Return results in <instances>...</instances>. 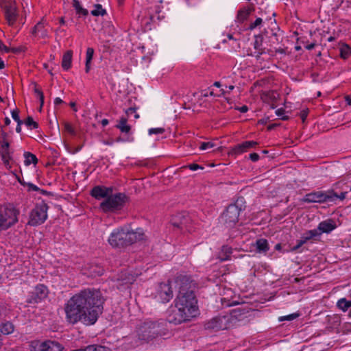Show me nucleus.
Returning a JSON list of instances; mask_svg holds the SVG:
<instances>
[{
	"label": "nucleus",
	"instance_id": "obj_1",
	"mask_svg": "<svg viewBox=\"0 0 351 351\" xmlns=\"http://www.w3.org/2000/svg\"><path fill=\"white\" fill-rule=\"evenodd\" d=\"M104 301L99 290L81 291L72 296L65 305L67 321L71 324L80 322L87 326L94 324L103 312Z\"/></svg>",
	"mask_w": 351,
	"mask_h": 351
},
{
	"label": "nucleus",
	"instance_id": "obj_2",
	"mask_svg": "<svg viewBox=\"0 0 351 351\" xmlns=\"http://www.w3.org/2000/svg\"><path fill=\"white\" fill-rule=\"evenodd\" d=\"M195 283L189 277L183 276L180 279V289L176 299L177 307L189 312L193 317L197 313V300L194 293Z\"/></svg>",
	"mask_w": 351,
	"mask_h": 351
},
{
	"label": "nucleus",
	"instance_id": "obj_3",
	"mask_svg": "<svg viewBox=\"0 0 351 351\" xmlns=\"http://www.w3.org/2000/svg\"><path fill=\"white\" fill-rule=\"evenodd\" d=\"M143 239L144 232L141 228L129 230L124 228H119L110 234L108 243L113 247H121L132 245Z\"/></svg>",
	"mask_w": 351,
	"mask_h": 351
},
{
	"label": "nucleus",
	"instance_id": "obj_4",
	"mask_svg": "<svg viewBox=\"0 0 351 351\" xmlns=\"http://www.w3.org/2000/svg\"><path fill=\"white\" fill-rule=\"evenodd\" d=\"M21 211L17 205L7 202L0 205V232L5 231L19 222Z\"/></svg>",
	"mask_w": 351,
	"mask_h": 351
},
{
	"label": "nucleus",
	"instance_id": "obj_5",
	"mask_svg": "<svg viewBox=\"0 0 351 351\" xmlns=\"http://www.w3.org/2000/svg\"><path fill=\"white\" fill-rule=\"evenodd\" d=\"M348 192L343 191L338 193L333 189L326 191H319L307 193L303 198V202L307 203L335 202L337 200L343 201L347 197Z\"/></svg>",
	"mask_w": 351,
	"mask_h": 351
},
{
	"label": "nucleus",
	"instance_id": "obj_6",
	"mask_svg": "<svg viewBox=\"0 0 351 351\" xmlns=\"http://www.w3.org/2000/svg\"><path fill=\"white\" fill-rule=\"evenodd\" d=\"M160 334L159 325L153 322H145L136 330L134 341L136 346L155 339Z\"/></svg>",
	"mask_w": 351,
	"mask_h": 351
},
{
	"label": "nucleus",
	"instance_id": "obj_7",
	"mask_svg": "<svg viewBox=\"0 0 351 351\" xmlns=\"http://www.w3.org/2000/svg\"><path fill=\"white\" fill-rule=\"evenodd\" d=\"M243 203V198L238 199L235 203L230 204L223 213L221 219L227 227L232 228L239 221L240 213L245 208Z\"/></svg>",
	"mask_w": 351,
	"mask_h": 351
},
{
	"label": "nucleus",
	"instance_id": "obj_8",
	"mask_svg": "<svg viewBox=\"0 0 351 351\" xmlns=\"http://www.w3.org/2000/svg\"><path fill=\"white\" fill-rule=\"evenodd\" d=\"M127 197L123 193H117L108 195V197L100 204L101 209L105 212H115L123 208Z\"/></svg>",
	"mask_w": 351,
	"mask_h": 351
},
{
	"label": "nucleus",
	"instance_id": "obj_9",
	"mask_svg": "<svg viewBox=\"0 0 351 351\" xmlns=\"http://www.w3.org/2000/svg\"><path fill=\"white\" fill-rule=\"evenodd\" d=\"M49 206L45 202L37 204L30 211L27 225L37 226L43 223L47 219Z\"/></svg>",
	"mask_w": 351,
	"mask_h": 351
},
{
	"label": "nucleus",
	"instance_id": "obj_10",
	"mask_svg": "<svg viewBox=\"0 0 351 351\" xmlns=\"http://www.w3.org/2000/svg\"><path fill=\"white\" fill-rule=\"evenodd\" d=\"M1 8L4 12L5 19L10 26H13L18 18L19 13L16 2L13 0H2Z\"/></svg>",
	"mask_w": 351,
	"mask_h": 351
},
{
	"label": "nucleus",
	"instance_id": "obj_11",
	"mask_svg": "<svg viewBox=\"0 0 351 351\" xmlns=\"http://www.w3.org/2000/svg\"><path fill=\"white\" fill-rule=\"evenodd\" d=\"M204 328L207 330L219 331L232 328L227 315H219L212 318L204 324Z\"/></svg>",
	"mask_w": 351,
	"mask_h": 351
},
{
	"label": "nucleus",
	"instance_id": "obj_12",
	"mask_svg": "<svg viewBox=\"0 0 351 351\" xmlns=\"http://www.w3.org/2000/svg\"><path fill=\"white\" fill-rule=\"evenodd\" d=\"M249 308L238 307L227 315L231 327L239 326L241 322L248 320Z\"/></svg>",
	"mask_w": 351,
	"mask_h": 351
},
{
	"label": "nucleus",
	"instance_id": "obj_13",
	"mask_svg": "<svg viewBox=\"0 0 351 351\" xmlns=\"http://www.w3.org/2000/svg\"><path fill=\"white\" fill-rule=\"evenodd\" d=\"M192 317H194L193 315H190L189 312H185L182 309H180L179 307H177L176 305L173 308L169 311L167 320L170 323H173L174 324H180L182 322L190 320Z\"/></svg>",
	"mask_w": 351,
	"mask_h": 351
},
{
	"label": "nucleus",
	"instance_id": "obj_14",
	"mask_svg": "<svg viewBox=\"0 0 351 351\" xmlns=\"http://www.w3.org/2000/svg\"><path fill=\"white\" fill-rule=\"evenodd\" d=\"M0 155L5 165H8L12 160V152L10 149L8 134L4 132L0 134Z\"/></svg>",
	"mask_w": 351,
	"mask_h": 351
},
{
	"label": "nucleus",
	"instance_id": "obj_15",
	"mask_svg": "<svg viewBox=\"0 0 351 351\" xmlns=\"http://www.w3.org/2000/svg\"><path fill=\"white\" fill-rule=\"evenodd\" d=\"M48 295V289L43 285H38L30 293V297L28 300L29 303H38L46 298Z\"/></svg>",
	"mask_w": 351,
	"mask_h": 351
},
{
	"label": "nucleus",
	"instance_id": "obj_16",
	"mask_svg": "<svg viewBox=\"0 0 351 351\" xmlns=\"http://www.w3.org/2000/svg\"><path fill=\"white\" fill-rule=\"evenodd\" d=\"M34 347V351H62L63 347L60 343L54 341L37 342Z\"/></svg>",
	"mask_w": 351,
	"mask_h": 351
},
{
	"label": "nucleus",
	"instance_id": "obj_17",
	"mask_svg": "<svg viewBox=\"0 0 351 351\" xmlns=\"http://www.w3.org/2000/svg\"><path fill=\"white\" fill-rule=\"evenodd\" d=\"M158 295L162 302H168L173 298V291L170 285L166 283L160 284Z\"/></svg>",
	"mask_w": 351,
	"mask_h": 351
},
{
	"label": "nucleus",
	"instance_id": "obj_18",
	"mask_svg": "<svg viewBox=\"0 0 351 351\" xmlns=\"http://www.w3.org/2000/svg\"><path fill=\"white\" fill-rule=\"evenodd\" d=\"M112 192V188L105 186H96L93 187L90 191V195L95 199H100L101 198H107Z\"/></svg>",
	"mask_w": 351,
	"mask_h": 351
},
{
	"label": "nucleus",
	"instance_id": "obj_19",
	"mask_svg": "<svg viewBox=\"0 0 351 351\" xmlns=\"http://www.w3.org/2000/svg\"><path fill=\"white\" fill-rule=\"evenodd\" d=\"M263 38L262 35L258 34L254 36V41L253 43L254 51L251 53L252 56H255L256 58H260L261 56L265 53V49L263 46Z\"/></svg>",
	"mask_w": 351,
	"mask_h": 351
},
{
	"label": "nucleus",
	"instance_id": "obj_20",
	"mask_svg": "<svg viewBox=\"0 0 351 351\" xmlns=\"http://www.w3.org/2000/svg\"><path fill=\"white\" fill-rule=\"evenodd\" d=\"M337 226L332 219H327L320 222L317 227L319 232L322 233H330L336 228Z\"/></svg>",
	"mask_w": 351,
	"mask_h": 351
},
{
	"label": "nucleus",
	"instance_id": "obj_21",
	"mask_svg": "<svg viewBox=\"0 0 351 351\" xmlns=\"http://www.w3.org/2000/svg\"><path fill=\"white\" fill-rule=\"evenodd\" d=\"M32 34L34 36H39L43 38L48 37V32L45 27L43 19L34 26Z\"/></svg>",
	"mask_w": 351,
	"mask_h": 351
},
{
	"label": "nucleus",
	"instance_id": "obj_22",
	"mask_svg": "<svg viewBox=\"0 0 351 351\" xmlns=\"http://www.w3.org/2000/svg\"><path fill=\"white\" fill-rule=\"evenodd\" d=\"M72 56L73 51L71 50H69L64 53L62 60V67L64 70L67 71L71 68L72 62Z\"/></svg>",
	"mask_w": 351,
	"mask_h": 351
},
{
	"label": "nucleus",
	"instance_id": "obj_23",
	"mask_svg": "<svg viewBox=\"0 0 351 351\" xmlns=\"http://www.w3.org/2000/svg\"><path fill=\"white\" fill-rule=\"evenodd\" d=\"M255 246L259 253H266L269 249L268 241L265 239L256 240Z\"/></svg>",
	"mask_w": 351,
	"mask_h": 351
},
{
	"label": "nucleus",
	"instance_id": "obj_24",
	"mask_svg": "<svg viewBox=\"0 0 351 351\" xmlns=\"http://www.w3.org/2000/svg\"><path fill=\"white\" fill-rule=\"evenodd\" d=\"M116 127L125 134H128L131 130V127L127 124V119L125 117H121Z\"/></svg>",
	"mask_w": 351,
	"mask_h": 351
},
{
	"label": "nucleus",
	"instance_id": "obj_25",
	"mask_svg": "<svg viewBox=\"0 0 351 351\" xmlns=\"http://www.w3.org/2000/svg\"><path fill=\"white\" fill-rule=\"evenodd\" d=\"M24 158H25V165L28 166L31 164H33L36 165L38 163V158H36V155L34 154L25 152L24 153Z\"/></svg>",
	"mask_w": 351,
	"mask_h": 351
},
{
	"label": "nucleus",
	"instance_id": "obj_26",
	"mask_svg": "<svg viewBox=\"0 0 351 351\" xmlns=\"http://www.w3.org/2000/svg\"><path fill=\"white\" fill-rule=\"evenodd\" d=\"M232 252V249L231 247L228 245H223L221 248V252L220 253V258L222 261H228L230 259V254Z\"/></svg>",
	"mask_w": 351,
	"mask_h": 351
},
{
	"label": "nucleus",
	"instance_id": "obj_27",
	"mask_svg": "<svg viewBox=\"0 0 351 351\" xmlns=\"http://www.w3.org/2000/svg\"><path fill=\"white\" fill-rule=\"evenodd\" d=\"M13 331L14 325L10 322L2 323L0 325V332L3 335L11 334Z\"/></svg>",
	"mask_w": 351,
	"mask_h": 351
},
{
	"label": "nucleus",
	"instance_id": "obj_28",
	"mask_svg": "<svg viewBox=\"0 0 351 351\" xmlns=\"http://www.w3.org/2000/svg\"><path fill=\"white\" fill-rule=\"evenodd\" d=\"M340 57L343 59H347L351 54V48L347 44H342L339 47Z\"/></svg>",
	"mask_w": 351,
	"mask_h": 351
},
{
	"label": "nucleus",
	"instance_id": "obj_29",
	"mask_svg": "<svg viewBox=\"0 0 351 351\" xmlns=\"http://www.w3.org/2000/svg\"><path fill=\"white\" fill-rule=\"evenodd\" d=\"M73 6L75 8L76 13L77 14L84 16L88 15V10L82 7L78 0H73Z\"/></svg>",
	"mask_w": 351,
	"mask_h": 351
},
{
	"label": "nucleus",
	"instance_id": "obj_30",
	"mask_svg": "<svg viewBox=\"0 0 351 351\" xmlns=\"http://www.w3.org/2000/svg\"><path fill=\"white\" fill-rule=\"evenodd\" d=\"M245 152H246L245 151L241 143H240L231 147L230 150L229 151V155L237 156Z\"/></svg>",
	"mask_w": 351,
	"mask_h": 351
},
{
	"label": "nucleus",
	"instance_id": "obj_31",
	"mask_svg": "<svg viewBox=\"0 0 351 351\" xmlns=\"http://www.w3.org/2000/svg\"><path fill=\"white\" fill-rule=\"evenodd\" d=\"M337 307L343 311H346L351 306V300L341 298L337 304Z\"/></svg>",
	"mask_w": 351,
	"mask_h": 351
},
{
	"label": "nucleus",
	"instance_id": "obj_32",
	"mask_svg": "<svg viewBox=\"0 0 351 351\" xmlns=\"http://www.w3.org/2000/svg\"><path fill=\"white\" fill-rule=\"evenodd\" d=\"M251 10L248 8H243L241 9L237 14V19L239 22L243 23L245 20L247 19Z\"/></svg>",
	"mask_w": 351,
	"mask_h": 351
},
{
	"label": "nucleus",
	"instance_id": "obj_33",
	"mask_svg": "<svg viewBox=\"0 0 351 351\" xmlns=\"http://www.w3.org/2000/svg\"><path fill=\"white\" fill-rule=\"evenodd\" d=\"M321 234V232H319V231L317 229L311 230L307 232H306L302 237L305 239V240L307 241L315 237L319 236Z\"/></svg>",
	"mask_w": 351,
	"mask_h": 351
},
{
	"label": "nucleus",
	"instance_id": "obj_34",
	"mask_svg": "<svg viewBox=\"0 0 351 351\" xmlns=\"http://www.w3.org/2000/svg\"><path fill=\"white\" fill-rule=\"evenodd\" d=\"M282 40L280 35L277 32H274L271 36L269 37V42L271 43V46L279 44Z\"/></svg>",
	"mask_w": 351,
	"mask_h": 351
},
{
	"label": "nucleus",
	"instance_id": "obj_35",
	"mask_svg": "<svg viewBox=\"0 0 351 351\" xmlns=\"http://www.w3.org/2000/svg\"><path fill=\"white\" fill-rule=\"evenodd\" d=\"M95 9L91 11V14L93 16H104L106 14V10L102 8L101 5L95 4Z\"/></svg>",
	"mask_w": 351,
	"mask_h": 351
},
{
	"label": "nucleus",
	"instance_id": "obj_36",
	"mask_svg": "<svg viewBox=\"0 0 351 351\" xmlns=\"http://www.w3.org/2000/svg\"><path fill=\"white\" fill-rule=\"evenodd\" d=\"M258 142L254 141H247L241 143L245 151L247 152L249 149L255 147L258 145Z\"/></svg>",
	"mask_w": 351,
	"mask_h": 351
},
{
	"label": "nucleus",
	"instance_id": "obj_37",
	"mask_svg": "<svg viewBox=\"0 0 351 351\" xmlns=\"http://www.w3.org/2000/svg\"><path fill=\"white\" fill-rule=\"evenodd\" d=\"M25 124L31 129H36L38 127V124L34 121L32 117H28L25 121Z\"/></svg>",
	"mask_w": 351,
	"mask_h": 351
},
{
	"label": "nucleus",
	"instance_id": "obj_38",
	"mask_svg": "<svg viewBox=\"0 0 351 351\" xmlns=\"http://www.w3.org/2000/svg\"><path fill=\"white\" fill-rule=\"evenodd\" d=\"M86 351H108L104 346H89L86 348Z\"/></svg>",
	"mask_w": 351,
	"mask_h": 351
},
{
	"label": "nucleus",
	"instance_id": "obj_39",
	"mask_svg": "<svg viewBox=\"0 0 351 351\" xmlns=\"http://www.w3.org/2000/svg\"><path fill=\"white\" fill-rule=\"evenodd\" d=\"M64 130L71 135H75V131L73 126L68 122L64 123Z\"/></svg>",
	"mask_w": 351,
	"mask_h": 351
},
{
	"label": "nucleus",
	"instance_id": "obj_40",
	"mask_svg": "<svg viewBox=\"0 0 351 351\" xmlns=\"http://www.w3.org/2000/svg\"><path fill=\"white\" fill-rule=\"evenodd\" d=\"M182 168L184 169H189L191 171H197L198 169H204V167L197 165V164H195V163H193V164H190L189 165H185V166H183Z\"/></svg>",
	"mask_w": 351,
	"mask_h": 351
},
{
	"label": "nucleus",
	"instance_id": "obj_41",
	"mask_svg": "<svg viewBox=\"0 0 351 351\" xmlns=\"http://www.w3.org/2000/svg\"><path fill=\"white\" fill-rule=\"evenodd\" d=\"M285 112V109L283 108H279L276 111V115H278V117H281V119L283 120V121H287L289 119V116H287V115H284Z\"/></svg>",
	"mask_w": 351,
	"mask_h": 351
},
{
	"label": "nucleus",
	"instance_id": "obj_42",
	"mask_svg": "<svg viewBox=\"0 0 351 351\" xmlns=\"http://www.w3.org/2000/svg\"><path fill=\"white\" fill-rule=\"evenodd\" d=\"M165 132V129L163 128H151L149 130V134H163Z\"/></svg>",
	"mask_w": 351,
	"mask_h": 351
},
{
	"label": "nucleus",
	"instance_id": "obj_43",
	"mask_svg": "<svg viewBox=\"0 0 351 351\" xmlns=\"http://www.w3.org/2000/svg\"><path fill=\"white\" fill-rule=\"evenodd\" d=\"M263 23V19L261 18H257L254 22L251 23L249 28L250 29H254L256 27L260 26Z\"/></svg>",
	"mask_w": 351,
	"mask_h": 351
},
{
	"label": "nucleus",
	"instance_id": "obj_44",
	"mask_svg": "<svg viewBox=\"0 0 351 351\" xmlns=\"http://www.w3.org/2000/svg\"><path fill=\"white\" fill-rule=\"evenodd\" d=\"M93 54H94V49L93 48L88 47L86 50V62H87V63L91 62V60L93 59Z\"/></svg>",
	"mask_w": 351,
	"mask_h": 351
},
{
	"label": "nucleus",
	"instance_id": "obj_45",
	"mask_svg": "<svg viewBox=\"0 0 351 351\" xmlns=\"http://www.w3.org/2000/svg\"><path fill=\"white\" fill-rule=\"evenodd\" d=\"M214 147V144L211 142H202L200 145L199 149L200 150H206L208 149H210Z\"/></svg>",
	"mask_w": 351,
	"mask_h": 351
},
{
	"label": "nucleus",
	"instance_id": "obj_46",
	"mask_svg": "<svg viewBox=\"0 0 351 351\" xmlns=\"http://www.w3.org/2000/svg\"><path fill=\"white\" fill-rule=\"evenodd\" d=\"M298 316V314L293 313V314H290V315L285 316V317H281L279 318V320L280 321H284V320L291 321V320H293L294 319H295Z\"/></svg>",
	"mask_w": 351,
	"mask_h": 351
},
{
	"label": "nucleus",
	"instance_id": "obj_47",
	"mask_svg": "<svg viewBox=\"0 0 351 351\" xmlns=\"http://www.w3.org/2000/svg\"><path fill=\"white\" fill-rule=\"evenodd\" d=\"M12 117L17 123H19V121H22L19 118V112L18 110H14L12 111Z\"/></svg>",
	"mask_w": 351,
	"mask_h": 351
},
{
	"label": "nucleus",
	"instance_id": "obj_48",
	"mask_svg": "<svg viewBox=\"0 0 351 351\" xmlns=\"http://www.w3.org/2000/svg\"><path fill=\"white\" fill-rule=\"evenodd\" d=\"M305 243H306V241L304 237H302V239L299 241H298V244L293 247V250L295 251L298 249H299L302 245H304Z\"/></svg>",
	"mask_w": 351,
	"mask_h": 351
},
{
	"label": "nucleus",
	"instance_id": "obj_49",
	"mask_svg": "<svg viewBox=\"0 0 351 351\" xmlns=\"http://www.w3.org/2000/svg\"><path fill=\"white\" fill-rule=\"evenodd\" d=\"M0 51L5 53H9L11 51V49L7 46H5L1 40H0Z\"/></svg>",
	"mask_w": 351,
	"mask_h": 351
},
{
	"label": "nucleus",
	"instance_id": "obj_50",
	"mask_svg": "<svg viewBox=\"0 0 351 351\" xmlns=\"http://www.w3.org/2000/svg\"><path fill=\"white\" fill-rule=\"evenodd\" d=\"M308 110H303L300 112V117L302 121V122H304L307 116H308Z\"/></svg>",
	"mask_w": 351,
	"mask_h": 351
},
{
	"label": "nucleus",
	"instance_id": "obj_51",
	"mask_svg": "<svg viewBox=\"0 0 351 351\" xmlns=\"http://www.w3.org/2000/svg\"><path fill=\"white\" fill-rule=\"evenodd\" d=\"M172 225L178 228V229H180V230H182L184 226H183V223L182 222H180V223H178L176 221V219H172Z\"/></svg>",
	"mask_w": 351,
	"mask_h": 351
},
{
	"label": "nucleus",
	"instance_id": "obj_52",
	"mask_svg": "<svg viewBox=\"0 0 351 351\" xmlns=\"http://www.w3.org/2000/svg\"><path fill=\"white\" fill-rule=\"evenodd\" d=\"M250 159L253 162H256L259 160V155L256 153H252L249 155Z\"/></svg>",
	"mask_w": 351,
	"mask_h": 351
},
{
	"label": "nucleus",
	"instance_id": "obj_53",
	"mask_svg": "<svg viewBox=\"0 0 351 351\" xmlns=\"http://www.w3.org/2000/svg\"><path fill=\"white\" fill-rule=\"evenodd\" d=\"M28 186H29V190H32L34 191H40L42 192V193H46V191H45L43 190H40L37 186H36L33 184H29Z\"/></svg>",
	"mask_w": 351,
	"mask_h": 351
},
{
	"label": "nucleus",
	"instance_id": "obj_54",
	"mask_svg": "<svg viewBox=\"0 0 351 351\" xmlns=\"http://www.w3.org/2000/svg\"><path fill=\"white\" fill-rule=\"evenodd\" d=\"M34 90L35 94H36L38 97L43 95L42 90L40 88H39L36 84H35V86H34Z\"/></svg>",
	"mask_w": 351,
	"mask_h": 351
},
{
	"label": "nucleus",
	"instance_id": "obj_55",
	"mask_svg": "<svg viewBox=\"0 0 351 351\" xmlns=\"http://www.w3.org/2000/svg\"><path fill=\"white\" fill-rule=\"evenodd\" d=\"M136 112V108H129L126 110L125 113L128 116L131 115L133 113Z\"/></svg>",
	"mask_w": 351,
	"mask_h": 351
},
{
	"label": "nucleus",
	"instance_id": "obj_56",
	"mask_svg": "<svg viewBox=\"0 0 351 351\" xmlns=\"http://www.w3.org/2000/svg\"><path fill=\"white\" fill-rule=\"evenodd\" d=\"M238 110L242 112V113H245V112H247V110H248V108L247 106H242L241 107H240L239 108H238Z\"/></svg>",
	"mask_w": 351,
	"mask_h": 351
},
{
	"label": "nucleus",
	"instance_id": "obj_57",
	"mask_svg": "<svg viewBox=\"0 0 351 351\" xmlns=\"http://www.w3.org/2000/svg\"><path fill=\"white\" fill-rule=\"evenodd\" d=\"M23 123V121H19V123H17V125H16V132L18 133H20L21 132V124Z\"/></svg>",
	"mask_w": 351,
	"mask_h": 351
},
{
	"label": "nucleus",
	"instance_id": "obj_58",
	"mask_svg": "<svg viewBox=\"0 0 351 351\" xmlns=\"http://www.w3.org/2000/svg\"><path fill=\"white\" fill-rule=\"evenodd\" d=\"M64 101L60 98V97H56L55 99H54V104L55 105H59V104H62Z\"/></svg>",
	"mask_w": 351,
	"mask_h": 351
},
{
	"label": "nucleus",
	"instance_id": "obj_59",
	"mask_svg": "<svg viewBox=\"0 0 351 351\" xmlns=\"http://www.w3.org/2000/svg\"><path fill=\"white\" fill-rule=\"evenodd\" d=\"M315 43H311V44L305 46V48L308 50H312L315 47Z\"/></svg>",
	"mask_w": 351,
	"mask_h": 351
},
{
	"label": "nucleus",
	"instance_id": "obj_60",
	"mask_svg": "<svg viewBox=\"0 0 351 351\" xmlns=\"http://www.w3.org/2000/svg\"><path fill=\"white\" fill-rule=\"evenodd\" d=\"M275 52L276 53H281V54H285V49H282V48L276 49H275Z\"/></svg>",
	"mask_w": 351,
	"mask_h": 351
},
{
	"label": "nucleus",
	"instance_id": "obj_61",
	"mask_svg": "<svg viewBox=\"0 0 351 351\" xmlns=\"http://www.w3.org/2000/svg\"><path fill=\"white\" fill-rule=\"evenodd\" d=\"M39 98V100H40V109L41 110L43 106V104H44V95H42L38 97Z\"/></svg>",
	"mask_w": 351,
	"mask_h": 351
},
{
	"label": "nucleus",
	"instance_id": "obj_62",
	"mask_svg": "<svg viewBox=\"0 0 351 351\" xmlns=\"http://www.w3.org/2000/svg\"><path fill=\"white\" fill-rule=\"evenodd\" d=\"M90 69V62H86L85 71L86 73H88Z\"/></svg>",
	"mask_w": 351,
	"mask_h": 351
},
{
	"label": "nucleus",
	"instance_id": "obj_63",
	"mask_svg": "<svg viewBox=\"0 0 351 351\" xmlns=\"http://www.w3.org/2000/svg\"><path fill=\"white\" fill-rule=\"evenodd\" d=\"M101 123L102 126L105 127L108 124L109 122H108V119H104L101 120Z\"/></svg>",
	"mask_w": 351,
	"mask_h": 351
},
{
	"label": "nucleus",
	"instance_id": "obj_64",
	"mask_svg": "<svg viewBox=\"0 0 351 351\" xmlns=\"http://www.w3.org/2000/svg\"><path fill=\"white\" fill-rule=\"evenodd\" d=\"M346 101L349 105H351V97L350 96H346Z\"/></svg>",
	"mask_w": 351,
	"mask_h": 351
}]
</instances>
